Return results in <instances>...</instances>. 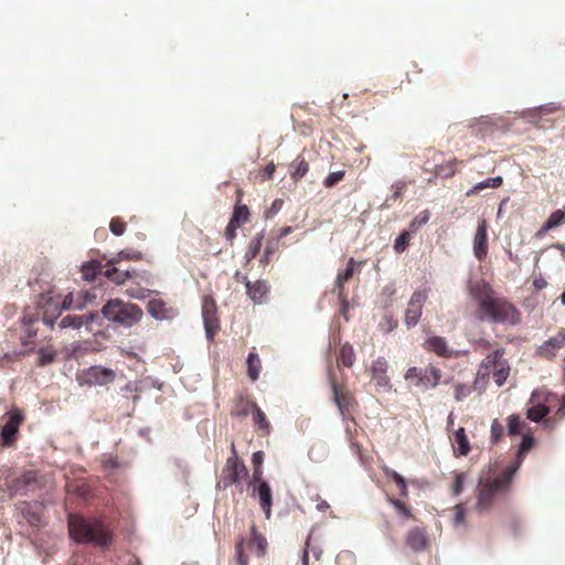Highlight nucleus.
<instances>
[{
	"mask_svg": "<svg viewBox=\"0 0 565 565\" xmlns=\"http://www.w3.org/2000/svg\"><path fill=\"white\" fill-rule=\"evenodd\" d=\"M470 292L477 302L478 320L509 326L521 322L520 310L508 298L499 296L489 285L473 286Z\"/></svg>",
	"mask_w": 565,
	"mask_h": 565,
	"instance_id": "f257e3e1",
	"label": "nucleus"
},
{
	"mask_svg": "<svg viewBox=\"0 0 565 565\" xmlns=\"http://www.w3.org/2000/svg\"><path fill=\"white\" fill-rule=\"evenodd\" d=\"M82 306V302H74L72 292L63 300L52 292L41 294L35 301V307H26L23 312L22 323L25 327V332L29 337H34L36 331L31 328L34 322L42 320L46 326L53 328L63 309L81 308Z\"/></svg>",
	"mask_w": 565,
	"mask_h": 565,
	"instance_id": "f03ea898",
	"label": "nucleus"
},
{
	"mask_svg": "<svg viewBox=\"0 0 565 565\" xmlns=\"http://www.w3.org/2000/svg\"><path fill=\"white\" fill-rule=\"evenodd\" d=\"M70 536L77 543L95 544L108 547L113 543V533L99 519H87L79 514L68 515Z\"/></svg>",
	"mask_w": 565,
	"mask_h": 565,
	"instance_id": "7ed1b4c3",
	"label": "nucleus"
},
{
	"mask_svg": "<svg viewBox=\"0 0 565 565\" xmlns=\"http://www.w3.org/2000/svg\"><path fill=\"white\" fill-rule=\"evenodd\" d=\"M519 465L508 466L503 472L492 480H484L479 483V494L476 508L482 512L491 508L494 498L504 491H507L511 484L512 478Z\"/></svg>",
	"mask_w": 565,
	"mask_h": 565,
	"instance_id": "20e7f679",
	"label": "nucleus"
},
{
	"mask_svg": "<svg viewBox=\"0 0 565 565\" xmlns=\"http://www.w3.org/2000/svg\"><path fill=\"white\" fill-rule=\"evenodd\" d=\"M102 313L108 321L126 328L137 324L143 317V311L138 305L120 298L108 300L103 306Z\"/></svg>",
	"mask_w": 565,
	"mask_h": 565,
	"instance_id": "39448f33",
	"label": "nucleus"
},
{
	"mask_svg": "<svg viewBox=\"0 0 565 565\" xmlns=\"http://www.w3.org/2000/svg\"><path fill=\"white\" fill-rule=\"evenodd\" d=\"M503 355L504 349H497L491 354H488L481 362L477 375L481 377H488L490 374H492L497 385L502 386L510 374V365Z\"/></svg>",
	"mask_w": 565,
	"mask_h": 565,
	"instance_id": "423d86ee",
	"label": "nucleus"
},
{
	"mask_svg": "<svg viewBox=\"0 0 565 565\" xmlns=\"http://www.w3.org/2000/svg\"><path fill=\"white\" fill-rule=\"evenodd\" d=\"M404 377L412 385L426 390L428 387H436L439 384L441 371L433 364L423 369L412 366L406 371Z\"/></svg>",
	"mask_w": 565,
	"mask_h": 565,
	"instance_id": "0eeeda50",
	"label": "nucleus"
},
{
	"mask_svg": "<svg viewBox=\"0 0 565 565\" xmlns=\"http://www.w3.org/2000/svg\"><path fill=\"white\" fill-rule=\"evenodd\" d=\"M116 372L103 365H92L77 373L76 380L81 386H105L113 383Z\"/></svg>",
	"mask_w": 565,
	"mask_h": 565,
	"instance_id": "6e6552de",
	"label": "nucleus"
},
{
	"mask_svg": "<svg viewBox=\"0 0 565 565\" xmlns=\"http://www.w3.org/2000/svg\"><path fill=\"white\" fill-rule=\"evenodd\" d=\"M4 486L11 497L13 495H26L29 492H34L41 488L39 472L30 470L23 472L19 477L7 478Z\"/></svg>",
	"mask_w": 565,
	"mask_h": 565,
	"instance_id": "1a4fd4ad",
	"label": "nucleus"
},
{
	"mask_svg": "<svg viewBox=\"0 0 565 565\" xmlns=\"http://www.w3.org/2000/svg\"><path fill=\"white\" fill-rule=\"evenodd\" d=\"M248 471L242 460L238 459L235 445L232 444V456L227 458L223 469L222 480L217 483L218 487L223 484L227 488L232 484H237L247 476Z\"/></svg>",
	"mask_w": 565,
	"mask_h": 565,
	"instance_id": "9d476101",
	"label": "nucleus"
},
{
	"mask_svg": "<svg viewBox=\"0 0 565 565\" xmlns=\"http://www.w3.org/2000/svg\"><path fill=\"white\" fill-rule=\"evenodd\" d=\"M24 415L20 409H13L7 414V420L0 426V444L2 447H11L18 439L20 425Z\"/></svg>",
	"mask_w": 565,
	"mask_h": 565,
	"instance_id": "9b49d317",
	"label": "nucleus"
},
{
	"mask_svg": "<svg viewBox=\"0 0 565 565\" xmlns=\"http://www.w3.org/2000/svg\"><path fill=\"white\" fill-rule=\"evenodd\" d=\"M555 399L556 396L554 394H546L540 391L533 392L530 398L532 406L527 408L526 417L536 423L542 420L551 412L548 404Z\"/></svg>",
	"mask_w": 565,
	"mask_h": 565,
	"instance_id": "f8f14e48",
	"label": "nucleus"
},
{
	"mask_svg": "<svg viewBox=\"0 0 565 565\" xmlns=\"http://www.w3.org/2000/svg\"><path fill=\"white\" fill-rule=\"evenodd\" d=\"M428 298V289H418L413 292L405 310L404 322L407 328L415 327L423 313V306Z\"/></svg>",
	"mask_w": 565,
	"mask_h": 565,
	"instance_id": "ddd939ff",
	"label": "nucleus"
},
{
	"mask_svg": "<svg viewBox=\"0 0 565 565\" xmlns=\"http://www.w3.org/2000/svg\"><path fill=\"white\" fill-rule=\"evenodd\" d=\"M236 277L239 281L245 284L246 294L254 303H262L268 296L270 286L267 280L258 279L249 281L247 276H241L239 273H236Z\"/></svg>",
	"mask_w": 565,
	"mask_h": 565,
	"instance_id": "4468645a",
	"label": "nucleus"
},
{
	"mask_svg": "<svg viewBox=\"0 0 565 565\" xmlns=\"http://www.w3.org/2000/svg\"><path fill=\"white\" fill-rule=\"evenodd\" d=\"M330 383L333 392L334 402L342 416H345V414L350 413L354 407V397L348 390H345L342 385L335 382L333 375H330Z\"/></svg>",
	"mask_w": 565,
	"mask_h": 565,
	"instance_id": "2eb2a0df",
	"label": "nucleus"
},
{
	"mask_svg": "<svg viewBox=\"0 0 565 565\" xmlns=\"http://www.w3.org/2000/svg\"><path fill=\"white\" fill-rule=\"evenodd\" d=\"M202 317L204 320L205 331L209 338H212L220 328L217 318V306L212 297H205L202 305Z\"/></svg>",
	"mask_w": 565,
	"mask_h": 565,
	"instance_id": "dca6fc26",
	"label": "nucleus"
},
{
	"mask_svg": "<svg viewBox=\"0 0 565 565\" xmlns=\"http://www.w3.org/2000/svg\"><path fill=\"white\" fill-rule=\"evenodd\" d=\"M565 345V329H559L555 337L544 341L536 350L539 356L554 360L556 353Z\"/></svg>",
	"mask_w": 565,
	"mask_h": 565,
	"instance_id": "f3484780",
	"label": "nucleus"
},
{
	"mask_svg": "<svg viewBox=\"0 0 565 565\" xmlns=\"http://www.w3.org/2000/svg\"><path fill=\"white\" fill-rule=\"evenodd\" d=\"M252 495L257 497L260 509L265 513L267 520L271 516V505H273V491L267 481H262L256 484H253Z\"/></svg>",
	"mask_w": 565,
	"mask_h": 565,
	"instance_id": "a211bd4d",
	"label": "nucleus"
},
{
	"mask_svg": "<svg viewBox=\"0 0 565 565\" xmlns=\"http://www.w3.org/2000/svg\"><path fill=\"white\" fill-rule=\"evenodd\" d=\"M147 309L149 315L157 320H169L177 316V309L166 302L163 299L154 297L148 301Z\"/></svg>",
	"mask_w": 565,
	"mask_h": 565,
	"instance_id": "6ab92c4d",
	"label": "nucleus"
},
{
	"mask_svg": "<svg viewBox=\"0 0 565 565\" xmlns=\"http://www.w3.org/2000/svg\"><path fill=\"white\" fill-rule=\"evenodd\" d=\"M488 223L484 218L478 221L477 231L473 238V254L482 260L488 254Z\"/></svg>",
	"mask_w": 565,
	"mask_h": 565,
	"instance_id": "aec40b11",
	"label": "nucleus"
},
{
	"mask_svg": "<svg viewBox=\"0 0 565 565\" xmlns=\"http://www.w3.org/2000/svg\"><path fill=\"white\" fill-rule=\"evenodd\" d=\"M405 543L414 552H423L429 545L426 531L419 526H415L406 533Z\"/></svg>",
	"mask_w": 565,
	"mask_h": 565,
	"instance_id": "412c9836",
	"label": "nucleus"
},
{
	"mask_svg": "<svg viewBox=\"0 0 565 565\" xmlns=\"http://www.w3.org/2000/svg\"><path fill=\"white\" fill-rule=\"evenodd\" d=\"M424 349L441 358L456 356L455 351L449 348L446 339L438 335L429 337L424 343Z\"/></svg>",
	"mask_w": 565,
	"mask_h": 565,
	"instance_id": "4be33fe9",
	"label": "nucleus"
},
{
	"mask_svg": "<svg viewBox=\"0 0 565 565\" xmlns=\"http://www.w3.org/2000/svg\"><path fill=\"white\" fill-rule=\"evenodd\" d=\"M363 264V262H360V263H356L354 260V258H350L349 262H348V266L345 268L344 271H340L338 273L337 275V278H335V286L337 288L339 289L338 290V296L339 298L344 302L347 303V295L344 294V284L347 281H349L352 277H353V274L355 271V266H361Z\"/></svg>",
	"mask_w": 565,
	"mask_h": 565,
	"instance_id": "5701e85b",
	"label": "nucleus"
},
{
	"mask_svg": "<svg viewBox=\"0 0 565 565\" xmlns=\"http://www.w3.org/2000/svg\"><path fill=\"white\" fill-rule=\"evenodd\" d=\"M256 406V403H254L252 399L239 395L233 402L231 415L234 417L245 418L248 414H252Z\"/></svg>",
	"mask_w": 565,
	"mask_h": 565,
	"instance_id": "b1692460",
	"label": "nucleus"
},
{
	"mask_svg": "<svg viewBox=\"0 0 565 565\" xmlns=\"http://www.w3.org/2000/svg\"><path fill=\"white\" fill-rule=\"evenodd\" d=\"M452 447L456 456H467L470 451V443L463 427H459L452 438Z\"/></svg>",
	"mask_w": 565,
	"mask_h": 565,
	"instance_id": "393cba45",
	"label": "nucleus"
},
{
	"mask_svg": "<svg viewBox=\"0 0 565 565\" xmlns=\"http://www.w3.org/2000/svg\"><path fill=\"white\" fill-rule=\"evenodd\" d=\"M95 318V315L89 312L87 315L83 316H76V315H67L60 321V328L66 329V328H73V329H79L84 324H89Z\"/></svg>",
	"mask_w": 565,
	"mask_h": 565,
	"instance_id": "a878e982",
	"label": "nucleus"
},
{
	"mask_svg": "<svg viewBox=\"0 0 565 565\" xmlns=\"http://www.w3.org/2000/svg\"><path fill=\"white\" fill-rule=\"evenodd\" d=\"M130 269H120L116 265L106 264V269L103 273V276L108 278L110 281L116 285H124L127 280L130 279Z\"/></svg>",
	"mask_w": 565,
	"mask_h": 565,
	"instance_id": "bb28decb",
	"label": "nucleus"
},
{
	"mask_svg": "<svg viewBox=\"0 0 565 565\" xmlns=\"http://www.w3.org/2000/svg\"><path fill=\"white\" fill-rule=\"evenodd\" d=\"M388 369V364L384 358H379L373 362L372 365V375L376 381V384L380 386H388L390 379L386 375Z\"/></svg>",
	"mask_w": 565,
	"mask_h": 565,
	"instance_id": "cd10ccee",
	"label": "nucleus"
},
{
	"mask_svg": "<svg viewBox=\"0 0 565 565\" xmlns=\"http://www.w3.org/2000/svg\"><path fill=\"white\" fill-rule=\"evenodd\" d=\"M494 130L495 128L493 122L487 117H481L469 126L470 135L479 138H484L486 136L493 134Z\"/></svg>",
	"mask_w": 565,
	"mask_h": 565,
	"instance_id": "c85d7f7f",
	"label": "nucleus"
},
{
	"mask_svg": "<svg viewBox=\"0 0 565 565\" xmlns=\"http://www.w3.org/2000/svg\"><path fill=\"white\" fill-rule=\"evenodd\" d=\"M82 278L85 281H94L98 275H103V265L98 260H90L82 265Z\"/></svg>",
	"mask_w": 565,
	"mask_h": 565,
	"instance_id": "c756f323",
	"label": "nucleus"
},
{
	"mask_svg": "<svg viewBox=\"0 0 565 565\" xmlns=\"http://www.w3.org/2000/svg\"><path fill=\"white\" fill-rule=\"evenodd\" d=\"M308 171H309V163L301 156H298L290 163L289 173H290L291 179L295 182H298L299 180H301L307 174Z\"/></svg>",
	"mask_w": 565,
	"mask_h": 565,
	"instance_id": "7c9ffc66",
	"label": "nucleus"
},
{
	"mask_svg": "<svg viewBox=\"0 0 565 565\" xmlns=\"http://www.w3.org/2000/svg\"><path fill=\"white\" fill-rule=\"evenodd\" d=\"M253 424L258 433L263 436H266L270 431V424L265 415V413L256 406L252 412Z\"/></svg>",
	"mask_w": 565,
	"mask_h": 565,
	"instance_id": "2f4dec72",
	"label": "nucleus"
},
{
	"mask_svg": "<svg viewBox=\"0 0 565 565\" xmlns=\"http://www.w3.org/2000/svg\"><path fill=\"white\" fill-rule=\"evenodd\" d=\"M247 366V376L250 381L255 382L258 380L260 370H262V361L257 353L250 352L246 360Z\"/></svg>",
	"mask_w": 565,
	"mask_h": 565,
	"instance_id": "473e14b6",
	"label": "nucleus"
},
{
	"mask_svg": "<svg viewBox=\"0 0 565 565\" xmlns=\"http://www.w3.org/2000/svg\"><path fill=\"white\" fill-rule=\"evenodd\" d=\"M383 472L387 479H390L396 483V486L399 489V495L402 498H406L408 495L406 479L403 476H401L398 472H396L395 470L387 468V467L384 468Z\"/></svg>",
	"mask_w": 565,
	"mask_h": 565,
	"instance_id": "72a5a7b5",
	"label": "nucleus"
},
{
	"mask_svg": "<svg viewBox=\"0 0 565 565\" xmlns=\"http://www.w3.org/2000/svg\"><path fill=\"white\" fill-rule=\"evenodd\" d=\"M387 501L404 520L414 519L412 508L406 502L394 497H387Z\"/></svg>",
	"mask_w": 565,
	"mask_h": 565,
	"instance_id": "f704fd0d",
	"label": "nucleus"
},
{
	"mask_svg": "<svg viewBox=\"0 0 565 565\" xmlns=\"http://www.w3.org/2000/svg\"><path fill=\"white\" fill-rule=\"evenodd\" d=\"M338 362L345 367H351L354 364L355 353L351 344L344 343L343 345H341Z\"/></svg>",
	"mask_w": 565,
	"mask_h": 565,
	"instance_id": "c9c22d12",
	"label": "nucleus"
},
{
	"mask_svg": "<svg viewBox=\"0 0 565 565\" xmlns=\"http://www.w3.org/2000/svg\"><path fill=\"white\" fill-rule=\"evenodd\" d=\"M263 239H264V233L260 232L256 234L255 237H253L248 244V247L245 253V259L247 263H249L252 259H254L260 252V248L263 246Z\"/></svg>",
	"mask_w": 565,
	"mask_h": 565,
	"instance_id": "e433bc0d",
	"label": "nucleus"
},
{
	"mask_svg": "<svg viewBox=\"0 0 565 565\" xmlns=\"http://www.w3.org/2000/svg\"><path fill=\"white\" fill-rule=\"evenodd\" d=\"M143 257L142 253L136 249H124L120 250L115 257L108 260L109 265H117L121 260H141Z\"/></svg>",
	"mask_w": 565,
	"mask_h": 565,
	"instance_id": "4c0bfd02",
	"label": "nucleus"
},
{
	"mask_svg": "<svg viewBox=\"0 0 565 565\" xmlns=\"http://www.w3.org/2000/svg\"><path fill=\"white\" fill-rule=\"evenodd\" d=\"M503 183V179L501 177H494V178H489L482 182H479L477 183L476 185H473L467 193L466 195L467 196H470L472 194H476L487 188H492V189H497L499 186H501Z\"/></svg>",
	"mask_w": 565,
	"mask_h": 565,
	"instance_id": "58836bf2",
	"label": "nucleus"
},
{
	"mask_svg": "<svg viewBox=\"0 0 565 565\" xmlns=\"http://www.w3.org/2000/svg\"><path fill=\"white\" fill-rule=\"evenodd\" d=\"M252 551H255L258 555H263L266 551L267 541L266 539L256 531L255 527L252 529V539L248 544Z\"/></svg>",
	"mask_w": 565,
	"mask_h": 565,
	"instance_id": "ea45409f",
	"label": "nucleus"
},
{
	"mask_svg": "<svg viewBox=\"0 0 565 565\" xmlns=\"http://www.w3.org/2000/svg\"><path fill=\"white\" fill-rule=\"evenodd\" d=\"M241 199L237 200V203L234 207V212L232 214L231 221L235 223V225H242L248 222L249 220V210L246 205L239 204Z\"/></svg>",
	"mask_w": 565,
	"mask_h": 565,
	"instance_id": "a19ab883",
	"label": "nucleus"
},
{
	"mask_svg": "<svg viewBox=\"0 0 565 565\" xmlns=\"http://www.w3.org/2000/svg\"><path fill=\"white\" fill-rule=\"evenodd\" d=\"M565 222V211L556 210L552 212L546 222L543 224L541 231L547 232Z\"/></svg>",
	"mask_w": 565,
	"mask_h": 565,
	"instance_id": "79ce46f5",
	"label": "nucleus"
},
{
	"mask_svg": "<svg viewBox=\"0 0 565 565\" xmlns=\"http://www.w3.org/2000/svg\"><path fill=\"white\" fill-rule=\"evenodd\" d=\"M126 294L130 298H135V299H145L152 294H154L156 296L159 295V292L157 290H150L148 288L140 287V284H136L134 286L128 287L126 289Z\"/></svg>",
	"mask_w": 565,
	"mask_h": 565,
	"instance_id": "37998d69",
	"label": "nucleus"
},
{
	"mask_svg": "<svg viewBox=\"0 0 565 565\" xmlns=\"http://www.w3.org/2000/svg\"><path fill=\"white\" fill-rule=\"evenodd\" d=\"M525 422L521 419L519 415H510L508 417V434L514 436L521 433V429L525 426Z\"/></svg>",
	"mask_w": 565,
	"mask_h": 565,
	"instance_id": "c03bdc74",
	"label": "nucleus"
},
{
	"mask_svg": "<svg viewBox=\"0 0 565 565\" xmlns=\"http://www.w3.org/2000/svg\"><path fill=\"white\" fill-rule=\"evenodd\" d=\"M533 444H534V438L531 435H529V434L523 435L522 441L520 444L519 451H518V462H515L514 465L520 466L521 461L523 460V457L533 447Z\"/></svg>",
	"mask_w": 565,
	"mask_h": 565,
	"instance_id": "a18cd8bd",
	"label": "nucleus"
},
{
	"mask_svg": "<svg viewBox=\"0 0 565 565\" xmlns=\"http://www.w3.org/2000/svg\"><path fill=\"white\" fill-rule=\"evenodd\" d=\"M130 279L134 280L136 284L145 282L147 285H152V275L148 270H137L135 268L130 269Z\"/></svg>",
	"mask_w": 565,
	"mask_h": 565,
	"instance_id": "49530a36",
	"label": "nucleus"
},
{
	"mask_svg": "<svg viewBox=\"0 0 565 565\" xmlns=\"http://www.w3.org/2000/svg\"><path fill=\"white\" fill-rule=\"evenodd\" d=\"M411 235L407 231H403L399 233V235L396 237L394 242V250L396 253H403L408 244H409Z\"/></svg>",
	"mask_w": 565,
	"mask_h": 565,
	"instance_id": "de8ad7c7",
	"label": "nucleus"
},
{
	"mask_svg": "<svg viewBox=\"0 0 565 565\" xmlns=\"http://www.w3.org/2000/svg\"><path fill=\"white\" fill-rule=\"evenodd\" d=\"M458 163L457 159H454L447 163H443L437 167L438 173L445 178H451L456 174V164Z\"/></svg>",
	"mask_w": 565,
	"mask_h": 565,
	"instance_id": "09e8293b",
	"label": "nucleus"
},
{
	"mask_svg": "<svg viewBox=\"0 0 565 565\" xmlns=\"http://www.w3.org/2000/svg\"><path fill=\"white\" fill-rule=\"evenodd\" d=\"M504 427L499 419H493L491 423V441L498 444L503 438Z\"/></svg>",
	"mask_w": 565,
	"mask_h": 565,
	"instance_id": "8fccbe9b",
	"label": "nucleus"
},
{
	"mask_svg": "<svg viewBox=\"0 0 565 565\" xmlns=\"http://www.w3.org/2000/svg\"><path fill=\"white\" fill-rule=\"evenodd\" d=\"M56 358V352L50 349H40L39 350V361L38 365L44 366L54 362Z\"/></svg>",
	"mask_w": 565,
	"mask_h": 565,
	"instance_id": "3c124183",
	"label": "nucleus"
},
{
	"mask_svg": "<svg viewBox=\"0 0 565 565\" xmlns=\"http://www.w3.org/2000/svg\"><path fill=\"white\" fill-rule=\"evenodd\" d=\"M455 399L461 402L472 393V387L468 384L457 383L455 385Z\"/></svg>",
	"mask_w": 565,
	"mask_h": 565,
	"instance_id": "603ef678",
	"label": "nucleus"
},
{
	"mask_svg": "<svg viewBox=\"0 0 565 565\" xmlns=\"http://www.w3.org/2000/svg\"><path fill=\"white\" fill-rule=\"evenodd\" d=\"M344 175H345L344 170L331 172L324 179L323 184L326 188H332L333 185H335L337 183L342 181L344 179Z\"/></svg>",
	"mask_w": 565,
	"mask_h": 565,
	"instance_id": "864d4df0",
	"label": "nucleus"
},
{
	"mask_svg": "<svg viewBox=\"0 0 565 565\" xmlns=\"http://www.w3.org/2000/svg\"><path fill=\"white\" fill-rule=\"evenodd\" d=\"M406 185H407L406 182L403 180H398V181L394 182L392 185L393 194L391 198L386 199V202H388L390 200L401 199L404 195Z\"/></svg>",
	"mask_w": 565,
	"mask_h": 565,
	"instance_id": "5fc2aeb1",
	"label": "nucleus"
},
{
	"mask_svg": "<svg viewBox=\"0 0 565 565\" xmlns=\"http://www.w3.org/2000/svg\"><path fill=\"white\" fill-rule=\"evenodd\" d=\"M109 228L114 235L120 236L126 231V223L119 217H114L110 221Z\"/></svg>",
	"mask_w": 565,
	"mask_h": 565,
	"instance_id": "6e6d98bb",
	"label": "nucleus"
},
{
	"mask_svg": "<svg viewBox=\"0 0 565 565\" xmlns=\"http://www.w3.org/2000/svg\"><path fill=\"white\" fill-rule=\"evenodd\" d=\"M21 356L22 353L18 351L7 352L0 358V366L7 367L10 363L19 361Z\"/></svg>",
	"mask_w": 565,
	"mask_h": 565,
	"instance_id": "4d7b16f0",
	"label": "nucleus"
},
{
	"mask_svg": "<svg viewBox=\"0 0 565 565\" xmlns=\"http://www.w3.org/2000/svg\"><path fill=\"white\" fill-rule=\"evenodd\" d=\"M429 220V213L428 211H425L423 212L420 215L416 216L412 223H411V228L413 231H416L418 227L425 225Z\"/></svg>",
	"mask_w": 565,
	"mask_h": 565,
	"instance_id": "13d9d810",
	"label": "nucleus"
},
{
	"mask_svg": "<svg viewBox=\"0 0 565 565\" xmlns=\"http://www.w3.org/2000/svg\"><path fill=\"white\" fill-rule=\"evenodd\" d=\"M277 247L271 244H267L264 254L260 258V263L266 266L271 262L273 255L276 253Z\"/></svg>",
	"mask_w": 565,
	"mask_h": 565,
	"instance_id": "bf43d9fd",
	"label": "nucleus"
},
{
	"mask_svg": "<svg viewBox=\"0 0 565 565\" xmlns=\"http://www.w3.org/2000/svg\"><path fill=\"white\" fill-rule=\"evenodd\" d=\"M463 482H465V473H456L455 475V480H454V483H452V493L455 495H458L461 493L462 489H463Z\"/></svg>",
	"mask_w": 565,
	"mask_h": 565,
	"instance_id": "052dcab7",
	"label": "nucleus"
},
{
	"mask_svg": "<svg viewBox=\"0 0 565 565\" xmlns=\"http://www.w3.org/2000/svg\"><path fill=\"white\" fill-rule=\"evenodd\" d=\"M466 516V509L463 504H457L455 507V516H454V523L456 525H459L463 523Z\"/></svg>",
	"mask_w": 565,
	"mask_h": 565,
	"instance_id": "680f3d73",
	"label": "nucleus"
},
{
	"mask_svg": "<svg viewBox=\"0 0 565 565\" xmlns=\"http://www.w3.org/2000/svg\"><path fill=\"white\" fill-rule=\"evenodd\" d=\"M243 540H241L237 544H236V555H237V563L238 565H248V558L247 556L244 554V547H243Z\"/></svg>",
	"mask_w": 565,
	"mask_h": 565,
	"instance_id": "e2e57ef3",
	"label": "nucleus"
},
{
	"mask_svg": "<svg viewBox=\"0 0 565 565\" xmlns=\"http://www.w3.org/2000/svg\"><path fill=\"white\" fill-rule=\"evenodd\" d=\"M239 227V225H235L233 221L230 220L226 228H225V237L226 239L232 244L234 238L236 237V230Z\"/></svg>",
	"mask_w": 565,
	"mask_h": 565,
	"instance_id": "0e129e2a",
	"label": "nucleus"
},
{
	"mask_svg": "<svg viewBox=\"0 0 565 565\" xmlns=\"http://www.w3.org/2000/svg\"><path fill=\"white\" fill-rule=\"evenodd\" d=\"M262 475H263L262 467L254 468L253 480L249 482L250 489L253 488V484L264 481L262 478Z\"/></svg>",
	"mask_w": 565,
	"mask_h": 565,
	"instance_id": "69168bd1",
	"label": "nucleus"
},
{
	"mask_svg": "<svg viewBox=\"0 0 565 565\" xmlns=\"http://www.w3.org/2000/svg\"><path fill=\"white\" fill-rule=\"evenodd\" d=\"M263 461H264V454L262 451L254 452L253 458H252L254 468L262 467Z\"/></svg>",
	"mask_w": 565,
	"mask_h": 565,
	"instance_id": "338daca9",
	"label": "nucleus"
},
{
	"mask_svg": "<svg viewBox=\"0 0 565 565\" xmlns=\"http://www.w3.org/2000/svg\"><path fill=\"white\" fill-rule=\"evenodd\" d=\"M301 565H309V552L307 547L302 552Z\"/></svg>",
	"mask_w": 565,
	"mask_h": 565,
	"instance_id": "774afa93",
	"label": "nucleus"
}]
</instances>
